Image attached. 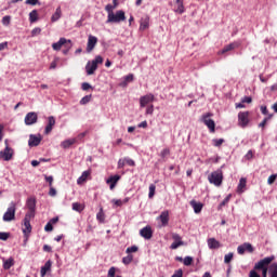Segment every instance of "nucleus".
Returning a JSON list of instances; mask_svg holds the SVG:
<instances>
[{"mask_svg": "<svg viewBox=\"0 0 277 277\" xmlns=\"http://www.w3.org/2000/svg\"><path fill=\"white\" fill-rule=\"evenodd\" d=\"M98 64H103V56L97 55L93 61H89L85 65V72L90 77L98 69Z\"/></svg>", "mask_w": 277, "mask_h": 277, "instance_id": "1", "label": "nucleus"}, {"mask_svg": "<svg viewBox=\"0 0 277 277\" xmlns=\"http://www.w3.org/2000/svg\"><path fill=\"white\" fill-rule=\"evenodd\" d=\"M274 261V256H267L260 260L255 265L254 269H262V276L267 277V265Z\"/></svg>", "mask_w": 277, "mask_h": 277, "instance_id": "2", "label": "nucleus"}, {"mask_svg": "<svg viewBox=\"0 0 277 277\" xmlns=\"http://www.w3.org/2000/svg\"><path fill=\"white\" fill-rule=\"evenodd\" d=\"M3 222H13L16 220V203L12 201L2 216Z\"/></svg>", "mask_w": 277, "mask_h": 277, "instance_id": "3", "label": "nucleus"}, {"mask_svg": "<svg viewBox=\"0 0 277 277\" xmlns=\"http://www.w3.org/2000/svg\"><path fill=\"white\" fill-rule=\"evenodd\" d=\"M127 21V15L124 14V11L119 10L116 13H111L110 15H107L106 23H122Z\"/></svg>", "mask_w": 277, "mask_h": 277, "instance_id": "4", "label": "nucleus"}, {"mask_svg": "<svg viewBox=\"0 0 277 277\" xmlns=\"http://www.w3.org/2000/svg\"><path fill=\"white\" fill-rule=\"evenodd\" d=\"M208 180H209V183H211L212 185L220 187V185H222V181H224V175L222 173V170H216V171L212 172L208 176Z\"/></svg>", "mask_w": 277, "mask_h": 277, "instance_id": "5", "label": "nucleus"}, {"mask_svg": "<svg viewBox=\"0 0 277 277\" xmlns=\"http://www.w3.org/2000/svg\"><path fill=\"white\" fill-rule=\"evenodd\" d=\"M13 157H14V149H12L8 145V141H5V148L0 151V159H2V161H12Z\"/></svg>", "mask_w": 277, "mask_h": 277, "instance_id": "6", "label": "nucleus"}, {"mask_svg": "<svg viewBox=\"0 0 277 277\" xmlns=\"http://www.w3.org/2000/svg\"><path fill=\"white\" fill-rule=\"evenodd\" d=\"M65 47V49H71L72 48V41L67 40L66 38H61L58 42H55L52 44V49L54 51H61V49Z\"/></svg>", "mask_w": 277, "mask_h": 277, "instance_id": "7", "label": "nucleus"}, {"mask_svg": "<svg viewBox=\"0 0 277 277\" xmlns=\"http://www.w3.org/2000/svg\"><path fill=\"white\" fill-rule=\"evenodd\" d=\"M157 222L159 223V228H166V226H168V224H170V211L164 210L160 213L159 216H157Z\"/></svg>", "mask_w": 277, "mask_h": 277, "instance_id": "8", "label": "nucleus"}, {"mask_svg": "<svg viewBox=\"0 0 277 277\" xmlns=\"http://www.w3.org/2000/svg\"><path fill=\"white\" fill-rule=\"evenodd\" d=\"M26 207L28 209V212L26 215L30 217H36V198L30 197L27 199Z\"/></svg>", "mask_w": 277, "mask_h": 277, "instance_id": "9", "label": "nucleus"}, {"mask_svg": "<svg viewBox=\"0 0 277 277\" xmlns=\"http://www.w3.org/2000/svg\"><path fill=\"white\" fill-rule=\"evenodd\" d=\"M249 116H250V113L248 111H242L238 114L239 127H241L242 129H246V127H248V123L250 122Z\"/></svg>", "mask_w": 277, "mask_h": 277, "instance_id": "10", "label": "nucleus"}, {"mask_svg": "<svg viewBox=\"0 0 277 277\" xmlns=\"http://www.w3.org/2000/svg\"><path fill=\"white\" fill-rule=\"evenodd\" d=\"M24 122L26 127H31V124H36V122H38V113H28L24 118Z\"/></svg>", "mask_w": 277, "mask_h": 277, "instance_id": "11", "label": "nucleus"}, {"mask_svg": "<svg viewBox=\"0 0 277 277\" xmlns=\"http://www.w3.org/2000/svg\"><path fill=\"white\" fill-rule=\"evenodd\" d=\"M202 122L208 127V129L213 133L215 131V121L211 119V114L208 113L202 116Z\"/></svg>", "mask_w": 277, "mask_h": 277, "instance_id": "12", "label": "nucleus"}, {"mask_svg": "<svg viewBox=\"0 0 277 277\" xmlns=\"http://www.w3.org/2000/svg\"><path fill=\"white\" fill-rule=\"evenodd\" d=\"M155 102V95L153 93H148L140 97V107L144 108L148 103Z\"/></svg>", "mask_w": 277, "mask_h": 277, "instance_id": "13", "label": "nucleus"}, {"mask_svg": "<svg viewBox=\"0 0 277 277\" xmlns=\"http://www.w3.org/2000/svg\"><path fill=\"white\" fill-rule=\"evenodd\" d=\"M31 220H34V216L25 215L22 228L24 235H29V233H31Z\"/></svg>", "mask_w": 277, "mask_h": 277, "instance_id": "14", "label": "nucleus"}, {"mask_svg": "<svg viewBox=\"0 0 277 277\" xmlns=\"http://www.w3.org/2000/svg\"><path fill=\"white\" fill-rule=\"evenodd\" d=\"M172 239L174 241L171 243V247H170L171 250H176V249L181 248V246L185 245V242H183V240L181 238V235H179V234H173Z\"/></svg>", "mask_w": 277, "mask_h": 277, "instance_id": "15", "label": "nucleus"}, {"mask_svg": "<svg viewBox=\"0 0 277 277\" xmlns=\"http://www.w3.org/2000/svg\"><path fill=\"white\" fill-rule=\"evenodd\" d=\"M238 254H246V252H254V248L250 242H245L237 248Z\"/></svg>", "mask_w": 277, "mask_h": 277, "instance_id": "16", "label": "nucleus"}, {"mask_svg": "<svg viewBox=\"0 0 277 277\" xmlns=\"http://www.w3.org/2000/svg\"><path fill=\"white\" fill-rule=\"evenodd\" d=\"M98 42V38L95 36L90 35L87 43V53H92L94 51V47H96V43Z\"/></svg>", "mask_w": 277, "mask_h": 277, "instance_id": "17", "label": "nucleus"}, {"mask_svg": "<svg viewBox=\"0 0 277 277\" xmlns=\"http://www.w3.org/2000/svg\"><path fill=\"white\" fill-rule=\"evenodd\" d=\"M140 235L143 239H153V228L147 225L140 230Z\"/></svg>", "mask_w": 277, "mask_h": 277, "instance_id": "18", "label": "nucleus"}, {"mask_svg": "<svg viewBox=\"0 0 277 277\" xmlns=\"http://www.w3.org/2000/svg\"><path fill=\"white\" fill-rule=\"evenodd\" d=\"M54 127H55V117L50 116L48 118V124L45 126V129H44V135H49V133L53 131Z\"/></svg>", "mask_w": 277, "mask_h": 277, "instance_id": "19", "label": "nucleus"}, {"mask_svg": "<svg viewBox=\"0 0 277 277\" xmlns=\"http://www.w3.org/2000/svg\"><path fill=\"white\" fill-rule=\"evenodd\" d=\"M118 181H120V175H111L106 180L107 185H109V189H115L116 185H118Z\"/></svg>", "mask_w": 277, "mask_h": 277, "instance_id": "20", "label": "nucleus"}, {"mask_svg": "<svg viewBox=\"0 0 277 277\" xmlns=\"http://www.w3.org/2000/svg\"><path fill=\"white\" fill-rule=\"evenodd\" d=\"M238 47H239V42L229 43V44L225 45V47L221 50L220 54H221V55H224V53H228V51H233V50H235V49H238Z\"/></svg>", "mask_w": 277, "mask_h": 277, "instance_id": "21", "label": "nucleus"}, {"mask_svg": "<svg viewBox=\"0 0 277 277\" xmlns=\"http://www.w3.org/2000/svg\"><path fill=\"white\" fill-rule=\"evenodd\" d=\"M150 25V17L145 16L141 18V24H140V31H145V29H148Z\"/></svg>", "mask_w": 277, "mask_h": 277, "instance_id": "22", "label": "nucleus"}, {"mask_svg": "<svg viewBox=\"0 0 277 277\" xmlns=\"http://www.w3.org/2000/svg\"><path fill=\"white\" fill-rule=\"evenodd\" d=\"M174 12L176 14H184L185 13V5L183 4V0H176L175 1Z\"/></svg>", "mask_w": 277, "mask_h": 277, "instance_id": "23", "label": "nucleus"}, {"mask_svg": "<svg viewBox=\"0 0 277 277\" xmlns=\"http://www.w3.org/2000/svg\"><path fill=\"white\" fill-rule=\"evenodd\" d=\"M208 247L210 250H217L220 248V241H217L215 238L208 239Z\"/></svg>", "mask_w": 277, "mask_h": 277, "instance_id": "24", "label": "nucleus"}, {"mask_svg": "<svg viewBox=\"0 0 277 277\" xmlns=\"http://www.w3.org/2000/svg\"><path fill=\"white\" fill-rule=\"evenodd\" d=\"M246 185H247L246 177H241L239 180V184H238V187H237L238 194H243V192L246 190Z\"/></svg>", "mask_w": 277, "mask_h": 277, "instance_id": "25", "label": "nucleus"}, {"mask_svg": "<svg viewBox=\"0 0 277 277\" xmlns=\"http://www.w3.org/2000/svg\"><path fill=\"white\" fill-rule=\"evenodd\" d=\"M190 206L193 207L195 213H200L202 211L203 206H202L201 202H197L196 200H192Z\"/></svg>", "mask_w": 277, "mask_h": 277, "instance_id": "26", "label": "nucleus"}, {"mask_svg": "<svg viewBox=\"0 0 277 277\" xmlns=\"http://www.w3.org/2000/svg\"><path fill=\"white\" fill-rule=\"evenodd\" d=\"M47 272H51V261L45 262V264L41 267V277L47 276Z\"/></svg>", "mask_w": 277, "mask_h": 277, "instance_id": "27", "label": "nucleus"}, {"mask_svg": "<svg viewBox=\"0 0 277 277\" xmlns=\"http://www.w3.org/2000/svg\"><path fill=\"white\" fill-rule=\"evenodd\" d=\"M14 266V259L9 258L8 260L3 259V269H10Z\"/></svg>", "mask_w": 277, "mask_h": 277, "instance_id": "28", "label": "nucleus"}, {"mask_svg": "<svg viewBox=\"0 0 277 277\" xmlns=\"http://www.w3.org/2000/svg\"><path fill=\"white\" fill-rule=\"evenodd\" d=\"M60 18H62V8L58 6L56 9L55 13L52 15L51 21H52V23H55V22L60 21Z\"/></svg>", "mask_w": 277, "mask_h": 277, "instance_id": "29", "label": "nucleus"}, {"mask_svg": "<svg viewBox=\"0 0 277 277\" xmlns=\"http://www.w3.org/2000/svg\"><path fill=\"white\" fill-rule=\"evenodd\" d=\"M88 176H90V171H84L81 176L77 180L78 185L85 183L88 181Z\"/></svg>", "mask_w": 277, "mask_h": 277, "instance_id": "30", "label": "nucleus"}, {"mask_svg": "<svg viewBox=\"0 0 277 277\" xmlns=\"http://www.w3.org/2000/svg\"><path fill=\"white\" fill-rule=\"evenodd\" d=\"M111 202L115 207H122V205H127V202H129V198H126L124 200L113 199Z\"/></svg>", "mask_w": 277, "mask_h": 277, "instance_id": "31", "label": "nucleus"}, {"mask_svg": "<svg viewBox=\"0 0 277 277\" xmlns=\"http://www.w3.org/2000/svg\"><path fill=\"white\" fill-rule=\"evenodd\" d=\"M268 272L271 273V277H277V264H271Z\"/></svg>", "mask_w": 277, "mask_h": 277, "instance_id": "32", "label": "nucleus"}, {"mask_svg": "<svg viewBox=\"0 0 277 277\" xmlns=\"http://www.w3.org/2000/svg\"><path fill=\"white\" fill-rule=\"evenodd\" d=\"M29 21H30V23H36V21H38V11L37 10H32L29 13Z\"/></svg>", "mask_w": 277, "mask_h": 277, "instance_id": "33", "label": "nucleus"}, {"mask_svg": "<svg viewBox=\"0 0 277 277\" xmlns=\"http://www.w3.org/2000/svg\"><path fill=\"white\" fill-rule=\"evenodd\" d=\"M72 144H75V140H67V141H63L61 146L62 148H70Z\"/></svg>", "mask_w": 277, "mask_h": 277, "instance_id": "34", "label": "nucleus"}, {"mask_svg": "<svg viewBox=\"0 0 277 277\" xmlns=\"http://www.w3.org/2000/svg\"><path fill=\"white\" fill-rule=\"evenodd\" d=\"M122 263L124 265H130V263H133V255L128 254L127 256L122 258Z\"/></svg>", "mask_w": 277, "mask_h": 277, "instance_id": "35", "label": "nucleus"}, {"mask_svg": "<svg viewBox=\"0 0 277 277\" xmlns=\"http://www.w3.org/2000/svg\"><path fill=\"white\" fill-rule=\"evenodd\" d=\"M90 101H92V94L85 95L84 97H82L80 100V105H88V103H90Z\"/></svg>", "mask_w": 277, "mask_h": 277, "instance_id": "36", "label": "nucleus"}, {"mask_svg": "<svg viewBox=\"0 0 277 277\" xmlns=\"http://www.w3.org/2000/svg\"><path fill=\"white\" fill-rule=\"evenodd\" d=\"M72 210L78 211V213H81V211H83V206H81V203H79V202H74Z\"/></svg>", "mask_w": 277, "mask_h": 277, "instance_id": "37", "label": "nucleus"}, {"mask_svg": "<svg viewBox=\"0 0 277 277\" xmlns=\"http://www.w3.org/2000/svg\"><path fill=\"white\" fill-rule=\"evenodd\" d=\"M137 250H140V248L137 246H132V247H128L126 252H127V254H133V253L137 252Z\"/></svg>", "mask_w": 277, "mask_h": 277, "instance_id": "38", "label": "nucleus"}, {"mask_svg": "<svg viewBox=\"0 0 277 277\" xmlns=\"http://www.w3.org/2000/svg\"><path fill=\"white\" fill-rule=\"evenodd\" d=\"M192 263H194V258H192V256H185V258H184L183 264H184L186 267H189V265H192Z\"/></svg>", "mask_w": 277, "mask_h": 277, "instance_id": "39", "label": "nucleus"}, {"mask_svg": "<svg viewBox=\"0 0 277 277\" xmlns=\"http://www.w3.org/2000/svg\"><path fill=\"white\" fill-rule=\"evenodd\" d=\"M155 189H157V186H155V184H150L149 185L148 198H154L155 197Z\"/></svg>", "mask_w": 277, "mask_h": 277, "instance_id": "40", "label": "nucleus"}, {"mask_svg": "<svg viewBox=\"0 0 277 277\" xmlns=\"http://www.w3.org/2000/svg\"><path fill=\"white\" fill-rule=\"evenodd\" d=\"M114 10H116V6H114V4H107V5L105 6V11L107 12L108 16H109L110 14H114Z\"/></svg>", "mask_w": 277, "mask_h": 277, "instance_id": "41", "label": "nucleus"}, {"mask_svg": "<svg viewBox=\"0 0 277 277\" xmlns=\"http://www.w3.org/2000/svg\"><path fill=\"white\" fill-rule=\"evenodd\" d=\"M232 195H227V197L220 203L219 209H222V207H226L228 202H230Z\"/></svg>", "mask_w": 277, "mask_h": 277, "instance_id": "42", "label": "nucleus"}, {"mask_svg": "<svg viewBox=\"0 0 277 277\" xmlns=\"http://www.w3.org/2000/svg\"><path fill=\"white\" fill-rule=\"evenodd\" d=\"M10 239V233L0 232V241H8Z\"/></svg>", "mask_w": 277, "mask_h": 277, "instance_id": "43", "label": "nucleus"}, {"mask_svg": "<svg viewBox=\"0 0 277 277\" xmlns=\"http://www.w3.org/2000/svg\"><path fill=\"white\" fill-rule=\"evenodd\" d=\"M28 146H29L30 148H34L35 146H40V140H30V141L28 142Z\"/></svg>", "mask_w": 277, "mask_h": 277, "instance_id": "44", "label": "nucleus"}, {"mask_svg": "<svg viewBox=\"0 0 277 277\" xmlns=\"http://www.w3.org/2000/svg\"><path fill=\"white\" fill-rule=\"evenodd\" d=\"M57 62H60V57H55L54 61L50 64V70H55L57 68Z\"/></svg>", "mask_w": 277, "mask_h": 277, "instance_id": "45", "label": "nucleus"}, {"mask_svg": "<svg viewBox=\"0 0 277 277\" xmlns=\"http://www.w3.org/2000/svg\"><path fill=\"white\" fill-rule=\"evenodd\" d=\"M98 222H105V213H103V209L96 214Z\"/></svg>", "mask_w": 277, "mask_h": 277, "instance_id": "46", "label": "nucleus"}, {"mask_svg": "<svg viewBox=\"0 0 277 277\" xmlns=\"http://www.w3.org/2000/svg\"><path fill=\"white\" fill-rule=\"evenodd\" d=\"M155 113V106L151 104L149 106H147L146 108V115L147 116H153V114Z\"/></svg>", "mask_w": 277, "mask_h": 277, "instance_id": "47", "label": "nucleus"}, {"mask_svg": "<svg viewBox=\"0 0 277 277\" xmlns=\"http://www.w3.org/2000/svg\"><path fill=\"white\" fill-rule=\"evenodd\" d=\"M276 179H277V174L269 175V177L267 180V184L268 185H274V183L276 182Z\"/></svg>", "mask_w": 277, "mask_h": 277, "instance_id": "48", "label": "nucleus"}, {"mask_svg": "<svg viewBox=\"0 0 277 277\" xmlns=\"http://www.w3.org/2000/svg\"><path fill=\"white\" fill-rule=\"evenodd\" d=\"M234 254L230 252L224 256V263L228 264L230 261H233Z\"/></svg>", "mask_w": 277, "mask_h": 277, "instance_id": "49", "label": "nucleus"}, {"mask_svg": "<svg viewBox=\"0 0 277 277\" xmlns=\"http://www.w3.org/2000/svg\"><path fill=\"white\" fill-rule=\"evenodd\" d=\"M169 155H170V149H168V148L162 149L160 153V157L162 159H166V157H168Z\"/></svg>", "mask_w": 277, "mask_h": 277, "instance_id": "50", "label": "nucleus"}, {"mask_svg": "<svg viewBox=\"0 0 277 277\" xmlns=\"http://www.w3.org/2000/svg\"><path fill=\"white\" fill-rule=\"evenodd\" d=\"M81 88H82V90H83L84 92H88V90H91L92 84H91V83H88V82H83V83L81 84Z\"/></svg>", "mask_w": 277, "mask_h": 277, "instance_id": "51", "label": "nucleus"}, {"mask_svg": "<svg viewBox=\"0 0 277 277\" xmlns=\"http://www.w3.org/2000/svg\"><path fill=\"white\" fill-rule=\"evenodd\" d=\"M124 166H127L126 159H119L118 161V170H122V168H124Z\"/></svg>", "mask_w": 277, "mask_h": 277, "instance_id": "52", "label": "nucleus"}, {"mask_svg": "<svg viewBox=\"0 0 277 277\" xmlns=\"http://www.w3.org/2000/svg\"><path fill=\"white\" fill-rule=\"evenodd\" d=\"M44 230L45 233H51L53 230V224H51V222H48L44 226Z\"/></svg>", "mask_w": 277, "mask_h": 277, "instance_id": "53", "label": "nucleus"}, {"mask_svg": "<svg viewBox=\"0 0 277 277\" xmlns=\"http://www.w3.org/2000/svg\"><path fill=\"white\" fill-rule=\"evenodd\" d=\"M44 179L47 181V183H49L50 187H53V176L52 175H44Z\"/></svg>", "mask_w": 277, "mask_h": 277, "instance_id": "54", "label": "nucleus"}, {"mask_svg": "<svg viewBox=\"0 0 277 277\" xmlns=\"http://www.w3.org/2000/svg\"><path fill=\"white\" fill-rule=\"evenodd\" d=\"M127 166H130L131 168H134L135 161L131 158H124Z\"/></svg>", "mask_w": 277, "mask_h": 277, "instance_id": "55", "label": "nucleus"}, {"mask_svg": "<svg viewBox=\"0 0 277 277\" xmlns=\"http://www.w3.org/2000/svg\"><path fill=\"white\" fill-rule=\"evenodd\" d=\"M49 196H52V197L57 196V190L53 186H50Z\"/></svg>", "mask_w": 277, "mask_h": 277, "instance_id": "56", "label": "nucleus"}, {"mask_svg": "<svg viewBox=\"0 0 277 277\" xmlns=\"http://www.w3.org/2000/svg\"><path fill=\"white\" fill-rule=\"evenodd\" d=\"M41 31H42V29H40V28H34L31 30V36H40Z\"/></svg>", "mask_w": 277, "mask_h": 277, "instance_id": "57", "label": "nucleus"}, {"mask_svg": "<svg viewBox=\"0 0 277 277\" xmlns=\"http://www.w3.org/2000/svg\"><path fill=\"white\" fill-rule=\"evenodd\" d=\"M271 118H272V115L264 118V120L259 124V127H261V128L265 127V124H267V120H271Z\"/></svg>", "mask_w": 277, "mask_h": 277, "instance_id": "58", "label": "nucleus"}, {"mask_svg": "<svg viewBox=\"0 0 277 277\" xmlns=\"http://www.w3.org/2000/svg\"><path fill=\"white\" fill-rule=\"evenodd\" d=\"M26 5H38V0H26L25 1Z\"/></svg>", "mask_w": 277, "mask_h": 277, "instance_id": "59", "label": "nucleus"}, {"mask_svg": "<svg viewBox=\"0 0 277 277\" xmlns=\"http://www.w3.org/2000/svg\"><path fill=\"white\" fill-rule=\"evenodd\" d=\"M10 21H11V17L9 15H6L2 18V24L3 25H10Z\"/></svg>", "mask_w": 277, "mask_h": 277, "instance_id": "60", "label": "nucleus"}, {"mask_svg": "<svg viewBox=\"0 0 277 277\" xmlns=\"http://www.w3.org/2000/svg\"><path fill=\"white\" fill-rule=\"evenodd\" d=\"M172 277H183V271H182V269L176 271V272L172 275Z\"/></svg>", "mask_w": 277, "mask_h": 277, "instance_id": "61", "label": "nucleus"}, {"mask_svg": "<svg viewBox=\"0 0 277 277\" xmlns=\"http://www.w3.org/2000/svg\"><path fill=\"white\" fill-rule=\"evenodd\" d=\"M249 277H261V275H259V273H256V271H250Z\"/></svg>", "mask_w": 277, "mask_h": 277, "instance_id": "62", "label": "nucleus"}, {"mask_svg": "<svg viewBox=\"0 0 277 277\" xmlns=\"http://www.w3.org/2000/svg\"><path fill=\"white\" fill-rule=\"evenodd\" d=\"M241 103H252V97H250V96H245V97L241 100Z\"/></svg>", "mask_w": 277, "mask_h": 277, "instance_id": "63", "label": "nucleus"}, {"mask_svg": "<svg viewBox=\"0 0 277 277\" xmlns=\"http://www.w3.org/2000/svg\"><path fill=\"white\" fill-rule=\"evenodd\" d=\"M124 81H133V74H129L128 76L124 77Z\"/></svg>", "mask_w": 277, "mask_h": 277, "instance_id": "64", "label": "nucleus"}]
</instances>
